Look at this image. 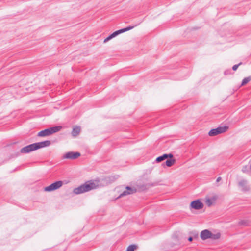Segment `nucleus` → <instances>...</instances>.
I'll return each instance as SVG.
<instances>
[{"instance_id": "obj_1", "label": "nucleus", "mask_w": 251, "mask_h": 251, "mask_svg": "<svg viewBox=\"0 0 251 251\" xmlns=\"http://www.w3.org/2000/svg\"><path fill=\"white\" fill-rule=\"evenodd\" d=\"M100 186V181L98 180H91L86 182L73 190V192L75 194H80L95 189Z\"/></svg>"}, {"instance_id": "obj_2", "label": "nucleus", "mask_w": 251, "mask_h": 251, "mask_svg": "<svg viewBox=\"0 0 251 251\" xmlns=\"http://www.w3.org/2000/svg\"><path fill=\"white\" fill-rule=\"evenodd\" d=\"M62 129L61 126H57L53 127H50L48 129H46L44 130L40 131L38 133V136L39 137H45L49 136L53 133H56L60 131Z\"/></svg>"}, {"instance_id": "obj_3", "label": "nucleus", "mask_w": 251, "mask_h": 251, "mask_svg": "<svg viewBox=\"0 0 251 251\" xmlns=\"http://www.w3.org/2000/svg\"><path fill=\"white\" fill-rule=\"evenodd\" d=\"M228 127L227 126H220L215 129H211L208 133L210 136H216L218 134L225 132L227 130Z\"/></svg>"}, {"instance_id": "obj_4", "label": "nucleus", "mask_w": 251, "mask_h": 251, "mask_svg": "<svg viewBox=\"0 0 251 251\" xmlns=\"http://www.w3.org/2000/svg\"><path fill=\"white\" fill-rule=\"evenodd\" d=\"M62 185L63 182L62 181H58L52 183L47 187H46L44 190L45 191L50 192L59 189L62 186Z\"/></svg>"}, {"instance_id": "obj_5", "label": "nucleus", "mask_w": 251, "mask_h": 251, "mask_svg": "<svg viewBox=\"0 0 251 251\" xmlns=\"http://www.w3.org/2000/svg\"><path fill=\"white\" fill-rule=\"evenodd\" d=\"M80 156V153L78 152H68L64 154L63 156L64 159H68L71 160L75 159Z\"/></svg>"}, {"instance_id": "obj_6", "label": "nucleus", "mask_w": 251, "mask_h": 251, "mask_svg": "<svg viewBox=\"0 0 251 251\" xmlns=\"http://www.w3.org/2000/svg\"><path fill=\"white\" fill-rule=\"evenodd\" d=\"M136 189L134 188H132L129 186H127L126 187V190L124 191L119 196V198H121L122 197L126 196L128 195H130L136 193Z\"/></svg>"}, {"instance_id": "obj_7", "label": "nucleus", "mask_w": 251, "mask_h": 251, "mask_svg": "<svg viewBox=\"0 0 251 251\" xmlns=\"http://www.w3.org/2000/svg\"><path fill=\"white\" fill-rule=\"evenodd\" d=\"M35 150L36 149L34 143L22 148L20 152L22 153H27Z\"/></svg>"}, {"instance_id": "obj_8", "label": "nucleus", "mask_w": 251, "mask_h": 251, "mask_svg": "<svg viewBox=\"0 0 251 251\" xmlns=\"http://www.w3.org/2000/svg\"><path fill=\"white\" fill-rule=\"evenodd\" d=\"M190 206L196 210H200L203 208V203L199 200H197L191 202Z\"/></svg>"}, {"instance_id": "obj_9", "label": "nucleus", "mask_w": 251, "mask_h": 251, "mask_svg": "<svg viewBox=\"0 0 251 251\" xmlns=\"http://www.w3.org/2000/svg\"><path fill=\"white\" fill-rule=\"evenodd\" d=\"M134 28V26H128L125 28L121 29L120 30L116 31L114 32L113 33H112L111 35H110V37L111 39L113 38L114 37H116V36L118 35L119 34L124 33L125 32L129 30H131Z\"/></svg>"}, {"instance_id": "obj_10", "label": "nucleus", "mask_w": 251, "mask_h": 251, "mask_svg": "<svg viewBox=\"0 0 251 251\" xmlns=\"http://www.w3.org/2000/svg\"><path fill=\"white\" fill-rule=\"evenodd\" d=\"M50 142L48 140L34 143L36 150H37V149H40V148H42L43 147H48V146H50Z\"/></svg>"}, {"instance_id": "obj_11", "label": "nucleus", "mask_w": 251, "mask_h": 251, "mask_svg": "<svg viewBox=\"0 0 251 251\" xmlns=\"http://www.w3.org/2000/svg\"><path fill=\"white\" fill-rule=\"evenodd\" d=\"M218 199V196L217 195L213 196L212 197H206L205 202L208 206H211L213 204L215 203L216 200Z\"/></svg>"}, {"instance_id": "obj_12", "label": "nucleus", "mask_w": 251, "mask_h": 251, "mask_svg": "<svg viewBox=\"0 0 251 251\" xmlns=\"http://www.w3.org/2000/svg\"><path fill=\"white\" fill-rule=\"evenodd\" d=\"M210 235H211V232L207 229L202 230L200 234L201 238L203 240H205L208 238H210Z\"/></svg>"}, {"instance_id": "obj_13", "label": "nucleus", "mask_w": 251, "mask_h": 251, "mask_svg": "<svg viewBox=\"0 0 251 251\" xmlns=\"http://www.w3.org/2000/svg\"><path fill=\"white\" fill-rule=\"evenodd\" d=\"M81 128L79 126H75L72 131L71 134L73 136H77L80 132Z\"/></svg>"}, {"instance_id": "obj_14", "label": "nucleus", "mask_w": 251, "mask_h": 251, "mask_svg": "<svg viewBox=\"0 0 251 251\" xmlns=\"http://www.w3.org/2000/svg\"><path fill=\"white\" fill-rule=\"evenodd\" d=\"M247 182L246 180H242L239 182V185L243 187L244 190H248Z\"/></svg>"}, {"instance_id": "obj_15", "label": "nucleus", "mask_w": 251, "mask_h": 251, "mask_svg": "<svg viewBox=\"0 0 251 251\" xmlns=\"http://www.w3.org/2000/svg\"><path fill=\"white\" fill-rule=\"evenodd\" d=\"M176 162V160L174 159H168L166 160L165 164L167 166L171 167Z\"/></svg>"}, {"instance_id": "obj_16", "label": "nucleus", "mask_w": 251, "mask_h": 251, "mask_svg": "<svg viewBox=\"0 0 251 251\" xmlns=\"http://www.w3.org/2000/svg\"><path fill=\"white\" fill-rule=\"evenodd\" d=\"M221 234L220 233H217L216 234H213L211 232V235H210V239H213V240H217L219 239L220 238Z\"/></svg>"}, {"instance_id": "obj_17", "label": "nucleus", "mask_w": 251, "mask_h": 251, "mask_svg": "<svg viewBox=\"0 0 251 251\" xmlns=\"http://www.w3.org/2000/svg\"><path fill=\"white\" fill-rule=\"evenodd\" d=\"M167 158V154H163L162 156L158 157L156 159V161L157 162H160L162 161H163V160H164L165 159H166Z\"/></svg>"}, {"instance_id": "obj_18", "label": "nucleus", "mask_w": 251, "mask_h": 251, "mask_svg": "<svg viewBox=\"0 0 251 251\" xmlns=\"http://www.w3.org/2000/svg\"><path fill=\"white\" fill-rule=\"evenodd\" d=\"M251 80V76L244 78V79L243 80V81L242 82L241 86H242L246 85L249 82H250Z\"/></svg>"}, {"instance_id": "obj_19", "label": "nucleus", "mask_w": 251, "mask_h": 251, "mask_svg": "<svg viewBox=\"0 0 251 251\" xmlns=\"http://www.w3.org/2000/svg\"><path fill=\"white\" fill-rule=\"evenodd\" d=\"M137 248V246L134 245H131L128 246L126 251H134Z\"/></svg>"}, {"instance_id": "obj_20", "label": "nucleus", "mask_w": 251, "mask_h": 251, "mask_svg": "<svg viewBox=\"0 0 251 251\" xmlns=\"http://www.w3.org/2000/svg\"><path fill=\"white\" fill-rule=\"evenodd\" d=\"M241 64H242V63H241V62H240V63H239L238 64L234 65L232 67V69H233V70H234V71H236V70L237 69L238 67L240 65H241Z\"/></svg>"}, {"instance_id": "obj_21", "label": "nucleus", "mask_w": 251, "mask_h": 251, "mask_svg": "<svg viewBox=\"0 0 251 251\" xmlns=\"http://www.w3.org/2000/svg\"><path fill=\"white\" fill-rule=\"evenodd\" d=\"M242 171L243 172H247L248 171V167L247 166H245L242 168Z\"/></svg>"}, {"instance_id": "obj_22", "label": "nucleus", "mask_w": 251, "mask_h": 251, "mask_svg": "<svg viewBox=\"0 0 251 251\" xmlns=\"http://www.w3.org/2000/svg\"><path fill=\"white\" fill-rule=\"evenodd\" d=\"M112 39L110 37V36L109 35L108 37H107V38H106L104 40V41L103 42L105 43H106L107 42H108V41H109L110 40Z\"/></svg>"}, {"instance_id": "obj_23", "label": "nucleus", "mask_w": 251, "mask_h": 251, "mask_svg": "<svg viewBox=\"0 0 251 251\" xmlns=\"http://www.w3.org/2000/svg\"><path fill=\"white\" fill-rule=\"evenodd\" d=\"M167 158H172L173 157V155L172 153L167 154Z\"/></svg>"}, {"instance_id": "obj_24", "label": "nucleus", "mask_w": 251, "mask_h": 251, "mask_svg": "<svg viewBox=\"0 0 251 251\" xmlns=\"http://www.w3.org/2000/svg\"><path fill=\"white\" fill-rule=\"evenodd\" d=\"M222 179V178L221 177H218L217 178V180H216V182H219L220 181H221Z\"/></svg>"}, {"instance_id": "obj_25", "label": "nucleus", "mask_w": 251, "mask_h": 251, "mask_svg": "<svg viewBox=\"0 0 251 251\" xmlns=\"http://www.w3.org/2000/svg\"><path fill=\"white\" fill-rule=\"evenodd\" d=\"M188 240H189V241H192L193 240V237H189V238H188Z\"/></svg>"}]
</instances>
